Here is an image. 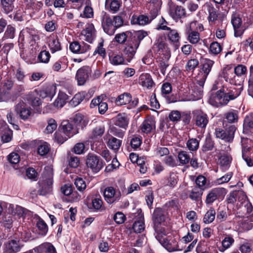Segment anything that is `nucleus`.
<instances>
[{"mask_svg":"<svg viewBox=\"0 0 253 253\" xmlns=\"http://www.w3.org/2000/svg\"><path fill=\"white\" fill-rule=\"evenodd\" d=\"M165 220V216L161 209H156L153 213L154 225L161 224Z\"/></svg>","mask_w":253,"mask_h":253,"instance_id":"nucleus-33","label":"nucleus"},{"mask_svg":"<svg viewBox=\"0 0 253 253\" xmlns=\"http://www.w3.org/2000/svg\"><path fill=\"white\" fill-rule=\"evenodd\" d=\"M169 14L174 20H178L186 15V10L182 6L171 3L169 5Z\"/></svg>","mask_w":253,"mask_h":253,"instance_id":"nucleus-16","label":"nucleus"},{"mask_svg":"<svg viewBox=\"0 0 253 253\" xmlns=\"http://www.w3.org/2000/svg\"><path fill=\"white\" fill-rule=\"evenodd\" d=\"M203 192L198 188H193L190 192L189 197L193 201H198L201 198Z\"/></svg>","mask_w":253,"mask_h":253,"instance_id":"nucleus-53","label":"nucleus"},{"mask_svg":"<svg viewBox=\"0 0 253 253\" xmlns=\"http://www.w3.org/2000/svg\"><path fill=\"white\" fill-rule=\"evenodd\" d=\"M214 62L211 59L205 58L204 59L202 63V70L204 74V77L207 78L208 75L211 72L212 67Z\"/></svg>","mask_w":253,"mask_h":253,"instance_id":"nucleus-27","label":"nucleus"},{"mask_svg":"<svg viewBox=\"0 0 253 253\" xmlns=\"http://www.w3.org/2000/svg\"><path fill=\"white\" fill-rule=\"evenodd\" d=\"M50 148L47 143H43L39 146L38 148V153L41 156L46 155L49 151Z\"/></svg>","mask_w":253,"mask_h":253,"instance_id":"nucleus-61","label":"nucleus"},{"mask_svg":"<svg viewBox=\"0 0 253 253\" xmlns=\"http://www.w3.org/2000/svg\"><path fill=\"white\" fill-rule=\"evenodd\" d=\"M132 97L129 93H124L118 96L116 100V103L118 105L127 104L131 101Z\"/></svg>","mask_w":253,"mask_h":253,"instance_id":"nucleus-29","label":"nucleus"},{"mask_svg":"<svg viewBox=\"0 0 253 253\" xmlns=\"http://www.w3.org/2000/svg\"><path fill=\"white\" fill-rule=\"evenodd\" d=\"M109 60L111 64L115 66L127 64L122 54L112 55L109 57Z\"/></svg>","mask_w":253,"mask_h":253,"instance_id":"nucleus-34","label":"nucleus"},{"mask_svg":"<svg viewBox=\"0 0 253 253\" xmlns=\"http://www.w3.org/2000/svg\"><path fill=\"white\" fill-rule=\"evenodd\" d=\"M215 211L213 208H211L205 214L203 221L205 223H211L215 219Z\"/></svg>","mask_w":253,"mask_h":253,"instance_id":"nucleus-44","label":"nucleus"},{"mask_svg":"<svg viewBox=\"0 0 253 253\" xmlns=\"http://www.w3.org/2000/svg\"><path fill=\"white\" fill-rule=\"evenodd\" d=\"M101 25L105 33L109 36L113 35L116 29L114 26L113 19L109 14L104 12L101 17Z\"/></svg>","mask_w":253,"mask_h":253,"instance_id":"nucleus-10","label":"nucleus"},{"mask_svg":"<svg viewBox=\"0 0 253 253\" xmlns=\"http://www.w3.org/2000/svg\"><path fill=\"white\" fill-rule=\"evenodd\" d=\"M222 50L221 45L217 42H212L210 46V52L213 55H217Z\"/></svg>","mask_w":253,"mask_h":253,"instance_id":"nucleus-49","label":"nucleus"},{"mask_svg":"<svg viewBox=\"0 0 253 253\" xmlns=\"http://www.w3.org/2000/svg\"><path fill=\"white\" fill-rule=\"evenodd\" d=\"M107 145L109 148L117 151L122 145V140L111 136L107 142Z\"/></svg>","mask_w":253,"mask_h":253,"instance_id":"nucleus-36","label":"nucleus"},{"mask_svg":"<svg viewBox=\"0 0 253 253\" xmlns=\"http://www.w3.org/2000/svg\"><path fill=\"white\" fill-rule=\"evenodd\" d=\"M170 57V53L167 52V55L164 57H160L159 59V67L160 69L161 72L164 75H165L167 69L169 67V58Z\"/></svg>","mask_w":253,"mask_h":253,"instance_id":"nucleus-23","label":"nucleus"},{"mask_svg":"<svg viewBox=\"0 0 253 253\" xmlns=\"http://www.w3.org/2000/svg\"><path fill=\"white\" fill-rule=\"evenodd\" d=\"M166 185L171 188H174L178 181V176L175 172H170L166 178Z\"/></svg>","mask_w":253,"mask_h":253,"instance_id":"nucleus-32","label":"nucleus"},{"mask_svg":"<svg viewBox=\"0 0 253 253\" xmlns=\"http://www.w3.org/2000/svg\"><path fill=\"white\" fill-rule=\"evenodd\" d=\"M11 80H7L1 83L0 86V101H7L10 97L9 91L13 86Z\"/></svg>","mask_w":253,"mask_h":253,"instance_id":"nucleus-12","label":"nucleus"},{"mask_svg":"<svg viewBox=\"0 0 253 253\" xmlns=\"http://www.w3.org/2000/svg\"><path fill=\"white\" fill-rule=\"evenodd\" d=\"M154 228L156 232L155 237L159 243L169 252L178 251L177 242L174 239L171 241V243L164 236L166 235L167 231L165 227L161 226V224L154 225Z\"/></svg>","mask_w":253,"mask_h":253,"instance_id":"nucleus-3","label":"nucleus"},{"mask_svg":"<svg viewBox=\"0 0 253 253\" xmlns=\"http://www.w3.org/2000/svg\"><path fill=\"white\" fill-rule=\"evenodd\" d=\"M47 123L48 125L46 126V130L48 133H51L57 128L56 122L55 120L51 118L48 120Z\"/></svg>","mask_w":253,"mask_h":253,"instance_id":"nucleus-63","label":"nucleus"},{"mask_svg":"<svg viewBox=\"0 0 253 253\" xmlns=\"http://www.w3.org/2000/svg\"><path fill=\"white\" fill-rule=\"evenodd\" d=\"M199 64L198 60L196 58L189 60L185 66L186 70L193 71L198 66Z\"/></svg>","mask_w":253,"mask_h":253,"instance_id":"nucleus-60","label":"nucleus"},{"mask_svg":"<svg viewBox=\"0 0 253 253\" xmlns=\"http://www.w3.org/2000/svg\"><path fill=\"white\" fill-rule=\"evenodd\" d=\"M15 36V29L11 25L7 26L6 30L5 31L3 36L2 38V41L7 39H13Z\"/></svg>","mask_w":253,"mask_h":253,"instance_id":"nucleus-40","label":"nucleus"},{"mask_svg":"<svg viewBox=\"0 0 253 253\" xmlns=\"http://www.w3.org/2000/svg\"><path fill=\"white\" fill-rule=\"evenodd\" d=\"M48 45L52 53H54L61 49L59 40L57 38L49 39Z\"/></svg>","mask_w":253,"mask_h":253,"instance_id":"nucleus-39","label":"nucleus"},{"mask_svg":"<svg viewBox=\"0 0 253 253\" xmlns=\"http://www.w3.org/2000/svg\"><path fill=\"white\" fill-rule=\"evenodd\" d=\"M242 89L241 86L239 88L231 87L226 90L219 89L211 95L209 102L211 105L217 107L226 105L230 100H234L239 96Z\"/></svg>","mask_w":253,"mask_h":253,"instance_id":"nucleus-1","label":"nucleus"},{"mask_svg":"<svg viewBox=\"0 0 253 253\" xmlns=\"http://www.w3.org/2000/svg\"><path fill=\"white\" fill-rule=\"evenodd\" d=\"M224 118L229 123H235L238 120V112L236 110H231L224 114Z\"/></svg>","mask_w":253,"mask_h":253,"instance_id":"nucleus-38","label":"nucleus"},{"mask_svg":"<svg viewBox=\"0 0 253 253\" xmlns=\"http://www.w3.org/2000/svg\"><path fill=\"white\" fill-rule=\"evenodd\" d=\"M105 132V127L103 126H98L94 128L90 135L89 138L95 139L98 137H101Z\"/></svg>","mask_w":253,"mask_h":253,"instance_id":"nucleus-41","label":"nucleus"},{"mask_svg":"<svg viewBox=\"0 0 253 253\" xmlns=\"http://www.w3.org/2000/svg\"><path fill=\"white\" fill-rule=\"evenodd\" d=\"M73 121L77 126L82 128L85 127L88 123V121L81 113L76 114L73 117Z\"/></svg>","mask_w":253,"mask_h":253,"instance_id":"nucleus-26","label":"nucleus"},{"mask_svg":"<svg viewBox=\"0 0 253 253\" xmlns=\"http://www.w3.org/2000/svg\"><path fill=\"white\" fill-rule=\"evenodd\" d=\"M139 219L135 220L133 224L132 228L135 233H140L145 229L144 217L141 214H139Z\"/></svg>","mask_w":253,"mask_h":253,"instance_id":"nucleus-30","label":"nucleus"},{"mask_svg":"<svg viewBox=\"0 0 253 253\" xmlns=\"http://www.w3.org/2000/svg\"><path fill=\"white\" fill-rule=\"evenodd\" d=\"M155 46H156V47L158 49L160 53L163 51L166 52V55H167V52H169L170 53V51L167 45L162 38H159L157 40V42L155 44Z\"/></svg>","mask_w":253,"mask_h":253,"instance_id":"nucleus-42","label":"nucleus"},{"mask_svg":"<svg viewBox=\"0 0 253 253\" xmlns=\"http://www.w3.org/2000/svg\"><path fill=\"white\" fill-rule=\"evenodd\" d=\"M37 227L40 231V234L45 235L48 231V226L46 223L41 218H40L37 222Z\"/></svg>","mask_w":253,"mask_h":253,"instance_id":"nucleus-48","label":"nucleus"},{"mask_svg":"<svg viewBox=\"0 0 253 253\" xmlns=\"http://www.w3.org/2000/svg\"><path fill=\"white\" fill-rule=\"evenodd\" d=\"M253 129V120L247 117L244 119L243 124V132L248 133Z\"/></svg>","mask_w":253,"mask_h":253,"instance_id":"nucleus-47","label":"nucleus"},{"mask_svg":"<svg viewBox=\"0 0 253 253\" xmlns=\"http://www.w3.org/2000/svg\"><path fill=\"white\" fill-rule=\"evenodd\" d=\"M63 132L68 137L73 136L77 132L74 129L73 125L68 121H64L61 123Z\"/></svg>","mask_w":253,"mask_h":253,"instance_id":"nucleus-22","label":"nucleus"},{"mask_svg":"<svg viewBox=\"0 0 253 253\" xmlns=\"http://www.w3.org/2000/svg\"><path fill=\"white\" fill-rule=\"evenodd\" d=\"M193 114L196 126L201 128H205L209 123L207 114L199 110L194 111Z\"/></svg>","mask_w":253,"mask_h":253,"instance_id":"nucleus-13","label":"nucleus"},{"mask_svg":"<svg viewBox=\"0 0 253 253\" xmlns=\"http://www.w3.org/2000/svg\"><path fill=\"white\" fill-rule=\"evenodd\" d=\"M195 24H188L186 26L185 33L187 36V40L192 44L197 43L200 40V34L195 31Z\"/></svg>","mask_w":253,"mask_h":253,"instance_id":"nucleus-14","label":"nucleus"},{"mask_svg":"<svg viewBox=\"0 0 253 253\" xmlns=\"http://www.w3.org/2000/svg\"><path fill=\"white\" fill-rule=\"evenodd\" d=\"M140 30L134 31L133 32L130 31L121 32L115 35L113 41L119 44H123L127 42V40H129L131 36H134V34L137 35L140 33Z\"/></svg>","mask_w":253,"mask_h":253,"instance_id":"nucleus-20","label":"nucleus"},{"mask_svg":"<svg viewBox=\"0 0 253 253\" xmlns=\"http://www.w3.org/2000/svg\"><path fill=\"white\" fill-rule=\"evenodd\" d=\"M239 250L241 253H251L252 251V244L248 242H243L240 245Z\"/></svg>","mask_w":253,"mask_h":253,"instance_id":"nucleus-64","label":"nucleus"},{"mask_svg":"<svg viewBox=\"0 0 253 253\" xmlns=\"http://www.w3.org/2000/svg\"><path fill=\"white\" fill-rule=\"evenodd\" d=\"M178 159L181 164L185 165L190 162L191 157L188 152L182 151L178 153Z\"/></svg>","mask_w":253,"mask_h":253,"instance_id":"nucleus-45","label":"nucleus"},{"mask_svg":"<svg viewBox=\"0 0 253 253\" xmlns=\"http://www.w3.org/2000/svg\"><path fill=\"white\" fill-rule=\"evenodd\" d=\"M86 95L84 91L79 92L75 95L72 100L70 101V104L72 106H77L82 102Z\"/></svg>","mask_w":253,"mask_h":253,"instance_id":"nucleus-35","label":"nucleus"},{"mask_svg":"<svg viewBox=\"0 0 253 253\" xmlns=\"http://www.w3.org/2000/svg\"><path fill=\"white\" fill-rule=\"evenodd\" d=\"M140 129L141 131L145 133L152 132L155 129L156 121L154 117L152 116L147 117L141 125Z\"/></svg>","mask_w":253,"mask_h":253,"instance_id":"nucleus-18","label":"nucleus"},{"mask_svg":"<svg viewBox=\"0 0 253 253\" xmlns=\"http://www.w3.org/2000/svg\"><path fill=\"white\" fill-rule=\"evenodd\" d=\"M91 69L88 66H84L78 70L76 79L79 85H83L85 84L91 75Z\"/></svg>","mask_w":253,"mask_h":253,"instance_id":"nucleus-11","label":"nucleus"},{"mask_svg":"<svg viewBox=\"0 0 253 253\" xmlns=\"http://www.w3.org/2000/svg\"><path fill=\"white\" fill-rule=\"evenodd\" d=\"M168 37L169 41L174 45L175 49L178 48L180 46V37L177 31L176 30L170 29L168 34Z\"/></svg>","mask_w":253,"mask_h":253,"instance_id":"nucleus-24","label":"nucleus"},{"mask_svg":"<svg viewBox=\"0 0 253 253\" xmlns=\"http://www.w3.org/2000/svg\"><path fill=\"white\" fill-rule=\"evenodd\" d=\"M74 183L77 189L81 192H83L86 188V183L82 178H76Z\"/></svg>","mask_w":253,"mask_h":253,"instance_id":"nucleus-62","label":"nucleus"},{"mask_svg":"<svg viewBox=\"0 0 253 253\" xmlns=\"http://www.w3.org/2000/svg\"><path fill=\"white\" fill-rule=\"evenodd\" d=\"M151 16L149 17L145 15H140L137 16L133 15L130 19V23L132 25H146L151 22L158 14L157 10L151 11Z\"/></svg>","mask_w":253,"mask_h":253,"instance_id":"nucleus-8","label":"nucleus"},{"mask_svg":"<svg viewBox=\"0 0 253 253\" xmlns=\"http://www.w3.org/2000/svg\"><path fill=\"white\" fill-rule=\"evenodd\" d=\"M139 83L143 87L148 89L151 88L155 84L151 75L147 73H143L140 76Z\"/></svg>","mask_w":253,"mask_h":253,"instance_id":"nucleus-21","label":"nucleus"},{"mask_svg":"<svg viewBox=\"0 0 253 253\" xmlns=\"http://www.w3.org/2000/svg\"><path fill=\"white\" fill-rule=\"evenodd\" d=\"M22 246L19 240L13 239L4 244V250L6 253H17L21 250Z\"/></svg>","mask_w":253,"mask_h":253,"instance_id":"nucleus-19","label":"nucleus"},{"mask_svg":"<svg viewBox=\"0 0 253 253\" xmlns=\"http://www.w3.org/2000/svg\"><path fill=\"white\" fill-rule=\"evenodd\" d=\"M70 50L74 53H84L86 50L81 47V45L78 42H73L70 45Z\"/></svg>","mask_w":253,"mask_h":253,"instance_id":"nucleus-51","label":"nucleus"},{"mask_svg":"<svg viewBox=\"0 0 253 253\" xmlns=\"http://www.w3.org/2000/svg\"><path fill=\"white\" fill-rule=\"evenodd\" d=\"M56 89V86L53 84L48 85L40 91V95L42 98H52L55 94Z\"/></svg>","mask_w":253,"mask_h":253,"instance_id":"nucleus-25","label":"nucleus"},{"mask_svg":"<svg viewBox=\"0 0 253 253\" xmlns=\"http://www.w3.org/2000/svg\"><path fill=\"white\" fill-rule=\"evenodd\" d=\"M15 0H0L2 8L6 13H9L14 8V2Z\"/></svg>","mask_w":253,"mask_h":253,"instance_id":"nucleus-37","label":"nucleus"},{"mask_svg":"<svg viewBox=\"0 0 253 253\" xmlns=\"http://www.w3.org/2000/svg\"><path fill=\"white\" fill-rule=\"evenodd\" d=\"M213 147V141L210 138H207L202 146V150L204 152H206L212 150Z\"/></svg>","mask_w":253,"mask_h":253,"instance_id":"nucleus-59","label":"nucleus"},{"mask_svg":"<svg viewBox=\"0 0 253 253\" xmlns=\"http://www.w3.org/2000/svg\"><path fill=\"white\" fill-rule=\"evenodd\" d=\"M121 196L120 190L117 191L112 186L106 187L104 191L105 200L109 204L118 202L121 199Z\"/></svg>","mask_w":253,"mask_h":253,"instance_id":"nucleus-9","label":"nucleus"},{"mask_svg":"<svg viewBox=\"0 0 253 253\" xmlns=\"http://www.w3.org/2000/svg\"><path fill=\"white\" fill-rule=\"evenodd\" d=\"M7 121L8 123L13 126H15L16 127H18V126L16 124L19 118L16 114H14L13 112L10 111L6 115Z\"/></svg>","mask_w":253,"mask_h":253,"instance_id":"nucleus-55","label":"nucleus"},{"mask_svg":"<svg viewBox=\"0 0 253 253\" xmlns=\"http://www.w3.org/2000/svg\"><path fill=\"white\" fill-rule=\"evenodd\" d=\"M108 132L120 138H123L125 134L124 131L115 126H110Z\"/></svg>","mask_w":253,"mask_h":253,"instance_id":"nucleus-57","label":"nucleus"},{"mask_svg":"<svg viewBox=\"0 0 253 253\" xmlns=\"http://www.w3.org/2000/svg\"><path fill=\"white\" fill-rule=\"evenodd\" d=\"M248 141L249 140L248 139H242L241 142L242 157H245V156H249L251 148L248 144Z\"/></svg>","mask_w":253,"mask_h":253,"instance_id":"nucleus-50","label":"nucleus"},{"mask_svg":"<svg viewBox=\"0 0 253 253\" xmlns=\"http://www.w3.org/2000/svg\"><path fill=\"white\" fill-rule=\"evenodd\" d=\"M40 249L45 253H57L54 246L50 243H44L40 246Z\"/></svg>","mask_w":253,"mask_h":253,"instance_id":"nucleus-52","label":"nucleus"},{"mask_svg":"<svg viewBox=\"0 0 253 253\" xmlns=\"http://www.w3.org/2000/svg\"><path fill=\"white\" fill-rule=\"evenodd\" d=\"M236 129L237 127L235 125L229 126L226 130L216 128L215 129L214 134L217 138L223 140L226 142H231L233 140Z\"/></svg>","mask_w":253,"mask_h":253,"instance_id":"nucleus-6","label":"nucleus"},{"mask_svg":"<svg viewBox=\"0 0 253 253\" xmlns=\"http://www.w3.org/2000/svg\"><path fill=\"white\" fill-rule=\"evenodd\" d=\"M232 158L227 155H222L219 158V163L223 168L226 169L231 162Z\"/></svg>","mask_w":253,"mask_h":253,"instance_id":"nucleus-56","label":"nucleus"},{"mask_svg":"<svg viewBox=\"0 0 253 253\" xmlns=\"http://www.w3.org/2000/svg\"><path fill=\"white\" fill-rule=\"evenodd\" d=\"M86 164L94 172L100 171L104 166L100 158L93 153H89L86 156Z\"/></svg>","mask_w":253,"mask_h":253,"instance_id":"nucleus-7","label":"nucleus"},{"mask_svg":"<svg viewBox=\"0 0 253 253\" xmlns=\"http://www.w3.org/2000/svg\"><path fill=\"white\" fill-rule=\"evenodd\" d=\"M115 125L120 127L126 128L128 125V120L125 115L119 114L116 117Z\"/></svg>","mask_w":253,"mask_h":253,"instance_id":"nucleus-43","label":"nucleus"},{"mask_svg":"<svg viewBox=\"0 0 253 253\" xmlns=\"http://www.w3.org/2000/svg\"><path fill=\"white\" fill-rule=\"evenodd\" d=\"M199 146V141L196 138H191L188 140L187 146L190 151H196Z\"/></svg>","mask_w":253,"mask_h":253,"instance_id":"nucleus-54","label":"nucleus"},{"mask_svg":"<svg viewBox=\"0 0 253 253\" xmlns=\"http://www.w3.org/2000/svg\"><path fill=\"white\" fill-rule=\"evenodd\" d=\"M68 98V96L65 92L60 91L54 105L57 108H62L66 103Z\"/></svg>","mask_w":253,"mask_h":253,"instance_id":"nucleus-28","label":"nucleus"},{"mask_svg":"<svg viewBox=\"0 0 253 253\" xmlns=\"http://www.w3.org/2000/svg\"><path fill=\"white\" fill-rule=\"evenodd\" d=\"M50 55L46 50L42 51L38 55V59L41 62L46 63L49 61Z\"/></svg>","mask_w":253,"mask_h":253,"instance_id":"nucleus-58","label":"nucleus"},{"mask_svg":"<svg viewBox=\"0 0 253 253\" xmlns=\"http://www.w3.org/2000/svg\"><path fill=\"white\" fill-rule=\"evenodd\" d=\"M53 171L47 168L43 171L39 181L38 193L40 195H45L51 191L53 184Z\"/></svg>","mask_w":253,"mask_h":253,"instance_id":"nucleus-4","label":"nucleus"},{"mask_svg":"<svg viewBox=\"0 0 253 253\" xmlns=\"http://www.w3.org/2000/svg\"><path fill=\"white\" fill-rule=\"evenodd\" d=\"M140 33L130 37L129 40H127L126 46L124 49L127 62H130L134 57L141 42L148 35V32L144 30H140Z\"/></svg>","mask_w":253,"mask_h":253,"instance_id":"nucleus-2","label":"nucleus"},{"mask_svg":"<svg viewBox=\"0 0 253 253\" xmlns=\"http://www.w3.org/2000/svg\"><path fill=\"white\" fill-rule=\"evenodd\" d=\"M14 111L19 119L24 121L29 120L32 115L31 107L23 101H20L14 106Z\"/></svg>","mask_w":253,"mask_h":253,"instance_id":"nucleus-5","label":"nucleus"},{"mask_svg":"<svg viewBox=\"0 0 253 253\" xmlns=\"http://www.w3.org/2000/svg\"><path fill=\"white\" fill-rule=\"evenodd\" d=\"M204 6L208 12V19L209 22L211 24L214 23L220 18V13L214 8L210 1L206 2Z\"/></svg>","mask_w":253,"mask_h":253,"instance_id":"nucleus-17","label":"nucleus"},{"mask_svg":"<svg viewBox=\"0 0 253 253\" xmlns=\"http://www.w3.org/2000/svg\"><path fill=\"white\" fill-rule=\"evenodd\" d=\"M235 192L237 202L240 203L239 205H238V203H237V206L240 207L243 204L246 203L247 202H248L247 200V197L244 191L242 190H238L235 191Z\"/></svg>","mask_w":253,"mask_h":253,"instance_id":"nucleus-46","label":"nucleus"},{"mask_svg":"<svg viewBox=\"0 0 253 253\" xmlns=\"http://www.w3.org/2000/svg\"><path fill=\"white\" fill-rule=\"evenodd\" d=\"M226 190L224 188H215L211 189L208 194L205 203L206 204H212L217 199L225 195Z\"/></svg>","mask_w":253,"mask_h":253,"instance_id":"nucleus-15","label":"nucleus"},{"mask_svg":"<svg viewBox=\"0 0 253 253\" xmlns=\"http://www.w3.org/2000/svg\"><path fill=\"white\" fill-rule=\"evenodd\" d=\"M234 243V239L231 235H226L221 242L222 247L219 250L223 252L226 250L230 248Z\"/></svg>","mask_w":253,"mask_h":253,"instance_id":"nucleus-31","label":"nucleus"}]
</instances>
